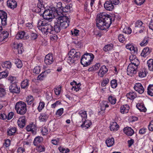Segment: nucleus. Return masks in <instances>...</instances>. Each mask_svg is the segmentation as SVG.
<instances>
[{"mask_svg": "<svg viewBox=\"0 0 153 153\" xmlns=\"http://www.w3.org/2000/svg\"><path fill=\"white\" fill-rule=\"evenodd\" d=\"M28 80L27 79L24 80L21 84V87L22 88H25L28 86Z\"/></svg>", "mask_w": 153, "mask_h": 153, "instance_id": "43", "label": "nucleus"}, {"mask_svg": "<svg viewBox=\"0 0 153 153\" xmlns=\"http://www.w3.org/2000/svg\"><path fill=\"white\" fill-rule=\"evenodd\" d=\"M41 132L43 135H46L48 133V131L47 127L45 126L42 127V129Z\"/></svg>", "mask_w": 153, "mask_h": 153, "instance_id": "55", "label": "nucleus"}, {"mask_svg": "<svg viewBox=\"0 0 153 153\" xmlns=\"http://www.w3.org/2000/svg\"><path fill=\"white\" fill-rule=\"evenodd\" d=\"M111 87L113 88H116L117 85V81L115 79L112 80L111 81Z\"/></svg>", "mask_w": 153, "mask_h": 153, "instance_id": "48", "label": "nucleus"}, {"mask_svg": "<svg viewBox=\"0 0 153 153\" xmlns=\"http://www.w3.org/2000/svg\"><path fill=\"white\" fill-rule=\"evenodd\" d=\"M136 107L140 111L145 112L146 111V108L143 103H137Z\"/></svg>", "mask_w": 153, "mask_h": 153, "instance_id": "27", "label": "nucleus"}, {"mask_svg": "<svg viewBox=\"0 0 153 153\" xmlns=\"http://www.w3.org/2000/svg\"><path fill=\"white\" fill-rule=\"evenodd\" d=\"M61 104V101L59 100H58L55 102L54 103L51 104V107L52 108H55V107Z\"/></svg>", "mask_w": 153, "mask_h": 153, "instance_id": "59", "label": "nucleus"}, {"mask_svg": "<svg viewBox=\"0 0 153 153\" xmlns=\"http://www.w3.org/2000/svg\"><path fill=\"white\" fill-rule=\"evenodd\" d=\"M42 140V138L41 137H36L34 139L33 144L35 146H37L39 143H41Z\"/></svg>", "mask_w": 153, "mask_h": 153, "instance_id": "36", "label": "nucleus"}, {"mask_svg": "<svg viewBox=\"0 0 153 153\" xmlns=\"http://www.w3.org/2000/svg\"><path fill=\"white\" fill-rule=\"evenodd\" d=\"M108 71V70L106 67L105 65H103L101 67L99 71L98 74L100 76L102 77L107 73Z\"/></svg>", "mask_w": 153, "mask_h": 153, "instance_id": "20", "label": "nucleus"}, {"mask_svg": "<svg viewBox=\"0 0 153 153\" xmlns=\"http://www.w3.org/2000/svg\"><path fill=\"white\" fill-rule=\"evenodd\" d=\"M115 20L114 17L111 16L105 13H101L97 15L96 25L98 28L102 30L108 28L112 22Z\"/></svg>", "mask_w": 153, "mask_h": 153, "instance_id": "2", "label": "nucleus"}, {"mask_svg": "<svg viewBox=\"0 0 153 153\" xmlns=\"http://www.w3.org/2000/svg\"><path fill=\"white\" fill-rule=\"evenodd\" d=\"M46 76V72L44 71L42 72L37 77V79L40 80H42Z\"/></svg>", "mask_w": 153, "mask_h": 153, "instance_id": "47", "label": "nucleus"}, {"mask_svg": "<svg viewBox=\"0 0 153 153\" xmlns=\"http://www.w3.org/2000/svg\"><path fill=\"white\" fill-rule=\"evenodd\" d=\"M129 107L128 105H122L120 108V112L122 114L126 113L128 111Z\"/></svg>", "mask_w": 153, "mask_h": 153, "instance_id": "23", "label": "nucleus"}, {"mask_svg": "<svg viewBox=\"0 0 153 153\" xmlns=\"http://www.w3.org/2000/svg\"><path fill=\"white\" fill-rule=\"evenodd\" d=\"M18 124L21 128H23L26 124V118L25 116H22L20 117L17 121Z\"/></svg>", "mask_w": 153, "mask_h": 153, "instance_id": "14", "label": "nucleus"}, {"mask_svg": "<svg viewBox=\"0 0 153 153\" xmlns=\"http://www.w3.org/2000/svg\"><path fill=\"white\" fill-rule=\"evenodd\" d=\"M7 6L12 9H14L16 7L17 3L15 0H8L7 1Z\"/></svg>", "mask_w": 153, "mask_h": 153, "instance_id": "17", "label": "nucleus"}, {"mask_svg": "<svg viewBox=\"0 0 153 153\" xmlns=\"http://www.w3.org/2000/svg\"><path fill=\"white\" fill-rule=\"evenodd\" d=\"M119 125L116 122H113L111 124L110 129L111 131H117Z\"/></svg>", "mask_w": 153, "mask_h": 153, "instance_id": "31", "label": "nucleus"}, {"mask_svg": "<svg viewBox=\"0 0 153 153\" xmlns=\"http://www.w3.org/2000/svg\"><path fill=\"white\" fill-rule=\"evenodd\" d=\"M7 13L3 10H0V19L2 25L5 26L7 25Z\"/></svg>", "mask_w": 153, "mask_h": 153, "instance_id": "9", "label": "nucleus"}, {"mask_svg": "<svg viewBox=\"0 0 153 153\" xmlns=\"http://www.w3.org/2000/svg\"><path fill=\"white\" fill-rule=\"evenodd\" d=\"M138 67L131 64H129L127 68V74L131 76L136 73Z\"/></svg>", "mask_w": 153, "mask_h": 153, "instance_id": "8", "label": "nucleus"}, {"mask_svg": "<svg viewBox=\"0 0 153 153\" xmlns=\"http://www.w3.org/2000/svg\"><path fill=\"white\" fill-rule=\"evenodd\" d=\"M151 52L149 47H146L144 48L141 53V55L144 57H145L148 56Z\"/></svg>", "mask_w": 153, "mask_h": 153, "instance_id": "22", "label": "nucleus"}, {"mask_svg": "<svg viewBox=\"0 0 153 153\" xmlns=\"http://www.w3.org/2000/svg\"><path fill=\"white\" fill-rule=\"evenodd\" d=\"M9 33L7 31H4L0 34V42L4 41L7 38Z\"/></svg>", "mask_w": 153, "mask_h": 153, "instance_id": "21", "label": "nucleus"}, {"mask_svg": "<svg viewBox=\"0 0 153 153\" xmlns=\"http://www.w3.org/2000/svg\"><path fill=\"white\" fill-rule=\"evenodd\" d=\"M94 58V55L91 53L84 54L81 59V64L83 67H87L90 65Z\"/></svg>", "mask_w": 153, "mask_h": 153, "instance_id": "3", "label": "nucleus"}, {"mask_svg": "<svg viewBox=\"0 0 153 153\" xmlns=\"http://www.w3.org/2000/svg\"><path fill=\"white\" fill-rule=\"evenodd\" d=\"M123 32L126 34H130L132 32V30L130 27H126L124 29Z\"/></svg>", "mask_w": 153, "mask_h": 153, "instance_id": "58", "label": "nucleus"}, {"mask_svg": "<svg viewBox=\"0 0 153 153\" xmlns=\"http://www.w3.org/2000/svg\"><path fill=\"white\" fill-rule=\"evenodd\" d=\"M145 26V24L141 21H137L135 23V26L139 28H141Z\"/></svg>", "mask_w": 153, "mask_h": 153, "instance_id": "44", "label": "nucleus"}, {"mask_svg": "<svg viewBox=\"0 0 153 153\" xmlns=\"http://www.w3.org/2000/svg\"><path fill=\"white\" fill-rule=\"evenodd\" d=\"M16 78L12 76H9L7 78L8 80L10 82V83L12 84L13 82L16 80Z\"/></svg>", "mask_w": 153, "mask_h": 153, "instance_id": "60", "label": "nucleus"}, {"mask_svg": "<svg viewBox=\"0 0 153 153\" xmlns=\"http://www.w3.org/2000/svg\"><path fill=\"white\" fill-rule=\"evenodd\" d=\"M0 73L2 78H6L8 76V73L7 71H5Z\"/></svg>", "mask_w": 153, "mask_h": 153, "instance_id": "62", "label": "nucleus"}, {"mask_svg": "<svg viewBox=\"0 0 153 153\" xmlns=\"http://www.w3.org/2000/svg\"><path fill=\"white\" fill-rule=\"evenodd\" d=\"M56 10L54 9L45 10L43 13L42 16L44 19L49 21L54 18L57 14Z\"/></svg>", "mask_w": 153, "mask_h": 153, "instance_id": "4", "label": "nucleus"}, {"mask_svg": "<svg viewBox=\"0 0 153 153\" xmlns=\"http://www.w3.org/2000/svg\"><path fill=\"white\" fill-rule=\"evenodd\" d=\"M6 94L5 89L1 87H0V97H4Z\"/></svg>", "mask_w": 153, "mask_h": 153, "instance_id": "52", "label": "nucleus"}, {"mask_svg": "<svg viewBox=\"0 0 153 153\" xmlns=\"http://www.w3.org/2000/svg\"><path fill=\"white\" fill-rule=\"evenodd\" d=\"M147 65L149 70L153 71V59H149L147 61Z\"/></svg>", "mask_w": 153, "mask_h": 153, "instance_id": "34", "label": "nucleus"}, {"mask_svg": "<svg viewBox=\"0 0 153 153\" xmlns=\"http://www.w3.org/2000/svg\"><path fill=\"white\" fill-rule=\"evenodd\" d=\"M70 5L71 6V4L67 5L65 6V7H63L62 10V12L64 13H67L70 11Z\"/></svg>", "mask_w": 153, "mask_h": 153, "instance_id": "46", "label": "nucleus"}, {"mask_svg": "<svg viewBox=\"0 0 153 153\" xmlns=\"http://www.w3.org/2000/svg\"><path fill=\"white\" fill-rule=\"evenodd\" d=\"M134 89L140 94H142L144 91V88L140 83H136L134 87Z\"/></svg>", "mask_w": 153, "mask_h": 153, "instance_id": "11", "label": "nucleus"}, {"mask_svg": "<svg viewBox=\"0 0 153 153\" xmlns=\"http://www.w3.org/2000/svg\"><path fill=\"white\" fill-rule=\"evenodd\" d=\"M25 33L24 31H21L19 32L18 33L16 36V38L18 39H27L29 38L28 36H25Z\"/></svg>", "mask_w": 153, "mask_h": 153, "instance_id": "19", "label": "nucleus"}, {"mask_svg": "<svg viewBox=\"0 0 153 153\" xmlns=\"http://www.w3.org/2000/svg\"><path fill=\"white\" fill-rule=\"evenodd\" d=\"M109 80L108 78H106L103 80L101 82V85L102 86H105L109 82Z\"/></svg>", "mask_w": 153, "mask_h": 153, "instance_id": "61", "label": "nucleus"}, {"mask_svg": "<svg viewBox=\"0 0 153 153\" xmlns=\"http://www.w3.org/2000/svg\"><path fill=\"white\" fill-rule=\"evenodd\" d=\"M41 69V68L39 66H36L33 69V72L36 74H38L40 72Z\"/></svg>", "mask_w": 153, "mask_h": 153, "instance_id": "54", "label": "nucleus"}, {"mask_svg": "<svg viewBox=\"0 0 153 153\" xmlns=\"http://www.w3.org/2000/svg\"><path fill=\"white\" fill-rule=\"evenodd\" d=\"M37 7L38 11H37V12H39L43 10L44 9V5L43 4L42 2L40 0H38Z\"/></svg>", "mask_w": 153, "mask_h": 153, "instance_id": "33", "label": "nucleus"}, {"mask_svg": "<svg viewBox=\"0 0 153 153\" xmlns=\"http://www.w3.org/2000/svg\"><path fill=\"white\" fill-rule=\"evenodd\" d=\"M2 67L3 68H10L11 67L12 64L10 61H6L2 62L1 64Z\"/></svg>", "mask_w": 153, "mask_h": 153, "instance_id": "32", "label": "nucleus"}, {"mask_svg": "<svg viewBox=\"0 0 153 153\" xmlns=\"http://www.w3.org/2000/svg\"><path fill=\"white\" fill-rule=\"evenodd\" d=\"M84 121L82 124L81 125V126L82 128L85 127L86 128H88L91 125V122L90 120H85Z\"/></svg>", "mask_w": 153, "mask_h": 153, "instance_id": "30", "label": "nucleus"}, {"mask_svg": "<svg viewBox=\"0 0 153 153\" xmlns=\"http://www.w3.org/2000/svg\"><path fill=\"white\" fill-rule=\"evenodd\" d=\"M45 148L43 146L40 145L38 146L37 149V150L38 152H41L44 151Z\"/></svg>", "mask_w": 153, "mask_h": 153, "instance_id": "63", "label": "nucleus"}, {"mask_svg": "<svg viewBox=\"0 0 153 153\" xmlns=\"http://www.w3.org/2000/svg\"><path fill=\"white\" fill-rule=\"evenodd\" d=\"M139 63L140 62L139 60L137 59L136 58L132 61L130 64H131L133 65H134L136 67H138Z\"/></svg>", "mask_w": 153, "mask_h": 153, "instance_id": "53", "label": "nucleus"}, {"mask_svg": "<svg viewBox=\"0 0 153 153\" xmlns=\"http://www.w3.org/2000/svg\"><path fill=\"white\" fill-rule=\"evenodd\" d=\"M54 61L53 54L48 53L45 56L44 62L46 65H50L53 63Z\"/></svg>", "mask_w": 153, "mask_h": 153, "instance_id": "10", "label": "nucleus"}, {"mask_svg": "<svg viewBox=\"0 0 153 153\" xmlns=\"http://www.w3.org/2000/svg\"><path fill=\"white\" fill-rule=\"evenodd\" d=\"M16 131V128L15 126L10 127L7 129V134L9 136L13 135Z\"/></svg>", "mask_w": 153, "mask_h": 153, "instance_id": "28", "label": "nucleus"}, {"mask_svg": "<svg viewBox=\"0 0 153 153\" xmlns=\"http://www.w3.org/2000/svg\"><path fill=\"white\" fill-rule=\"evenodd\" d=\"M60 23L57 18L53 30V27L45 20H39L38 22L37 27L44 34H47L48 33L53 34L54 32L57 33L60 31L62 27Z\"/></svg>", "mask_w": 153, "mask_h": 153, "instance_id": "1", "label": "nucleus"}, {"mask_svg": "<svg viewBox=\"0 0 153 153\" xmlns=\"http://www.w3.org/2000/svg\"><path fill=\"white\" fill-rule=\"evenodd\" d=\"M12 47L14 49L17 50L19 53H22V50L23 49L22 44V43H17L14 42L13 44Z\"/></svg>", "mask_w": 153, "mask_h": 153, "instance_id": "13", "label": "nucleus"}, {"mask_svg": "<svg viewBox=\"0 0 153 153\" xmlns=\"http://www.w3.org/2000/svg\"><path fill=\"white\" fill-rule=\"evenodd\" d=\"M79 114L80 116L82 118L85 119L87 118V114L86 111L83 110H80L79 112Z\"/></svg>", "mask_w": 153, "mask_h": 153, "instance_id": "37", "label": "nucleus"}, {"mask_svg": "<svg viewBox=\"0 0 153 153\" xmlns=\"http://www.w3.org/2000/svg\"><path fill=\"white\" fill-rule=\"evenodd\" d=\"M9 89L11 92L13 93H19L20 91L19 87H18L16 82H13L11 84L9 87Z\"/></svg>", "mask_w": 153, "mask_h": 153, "instance_id": "7", "label": "nucleus"}, {"mask_svg": "<svg viewBox=\"0 0 153 153\" xmlns=\"http://www.w3.org/2000/svg\"><path fill=\"white\" fill-rule=\"evenodd\" d=\"M146 70L144 68L141 69L138 73L139 77L141 78L144 77L146 76Z\"/></svg>", "mask_w": 153, "mask_h": 153, "instance_id": "41", "label": "nucleus"}, {"mask_svg": "<svg viewBox=\"0 0 153 153\" xmlns=\"http://www.w3.org/2000/svg\"><path fill=\"white\" fill-rule=\"evenodd\" d=\"M15 108L17 113L21 115L25 114L27 111L26 104L22 101L17 102L15 106Z\"/></svg>", "mask_w": 153, "mask_h": 153, "instance_id": "5", "label": "nucleus"}, {"mask_svg": "<svg viewBox=\"0 0 153 153\" xmlns=\"http://www.w3.org/2000/svg\"><path fill=\"white\" fill-rule=\"evenodd\" d=\"M58 149L59 151L62 153H67L69 152L70 151V150L68 149H65L62 147H59Z\"/></svg>", "mask_w": 153, "mask_h": 153, "instance_id": "50", "label": "nucleus"}, {"mask_svg": "<svg viewBox=\"0 0 153 153\" xmlns=\"http://www.w3.org/2000/svg\"><path fill=\"white\" fill-rule=\"evenodd\" d=\"M149 38L148 37H145L141 42L140 43V45L141 46H146L148 43L149 41Z\"/></svg>", "mask_w": 153, "mask_h": 153, "instance_id": "40", "label": "nucleus"}, {"mask_svg": "<svg viewBox=\"0 0 153 153\" xmlns=\"http://www.w3.org/2000/svg\"><path fill=\"white\" fill-rule=\"evenodd\" d=\"M34 100V99L32 96H28L26 99V102L28 105H30L32 104Z\"/></svg>", "mask_w": 153, "mask_h": 153, "instance_id": "45", "label": "nucleus"}, {"mask_svg": "<svg viewBox=\"0 0 153 153\" xmlns=\"http://www.w3.org/2000/svg\"><path fill=\"white\" fill-rule=\"evenodd\" d=\"M104 7L107 10L112 11L114 9V6L110 1H107L104 4Z\"/></svg>", "mask_w": 153, "mask_h": 153, "instance_id": "15", "label": "nucleus"}, {"mask_svg": "<svg viewBox=\"0 0 153 153\" xmlns=\"http://www.w3.org/2000/svg\"><path fill=\"white\" fill-rule=\"evenodd\" d=\"M114 143V140L113 137H109L105 141V143L107 146L110 147L112 146Z\"/></svg>", "mask_w": 153, "mask_h": 153, "instance_id": "26", "label": "nucleus"}, {"mask_svg": "<svg viewBox=\"0 0 153 153\" xmlns=\"http://www.w3.org/2000/svg\"><path fill=\"white\" fill-rule=\"evenodd\" d=\"M118 39L120 42L123 43L126 40L125 36L123 34H120L118 36Z\"/></svg>", "mask_w": 153, "mask_h": 153, "instance_id": "49", "label": "nucleus"}, {"mask_svg": "<svg viewBox=\"0 0 153 153\" xmlns=\"http://www.w3.org/2000/svg\"><path fill=\"white\" fill-rule=\"evenodd\" d=\"M58 19L62 28L65 29L68 26L69 21V18L67 16H59L58 17Z\"/></svg>", "mask_w": 153, "mask_h": 153, "instance_id": "6", "label": "nucleus"}, {"mask_svg": "<svg viewBox=\"0 0 153 153\" xmlns=\"http://www.w3.org/2000/svg\"><path fill=\"white\" fill-rule=\"evenodd\" d=\"M26 130L28 131H31L33 134H35L36 131V126L33 123H32L27 126L26 128Z\"/></svg>", "mask_w": 153, "mask_h": 153, "instance_id": "12", "label": "nucleus"}, {"mask_svg": "<svg viewBox=\"0 0 153 153\" xmlns=\"http://www.w3.org/2000/svg\"><path fill=\"white\" fill-rule=\"evenodd\" d=\"M148 94L151 96H153V85H150L147 88Z\"/></svg>", "mask_w": 153, "mask_h": 153, "instance_id": "39", "label": "nucleus"}, {"mask_svg": "<svg viewBox=\"0 0 153 153\" xmlns=\"http://www.w3.org/2000/svg\"><path fill=\"white\" fill-rule=\"evenodd\" d=\"M81 85H80L79 83L76 84V85H74L72 86L71 89L72 90H74L76 92H77L79 91L80 89Z\"/></svg>", "mask_w": 153, "mask_h": 153, "instance_id": "56", "label": "nucleus"}, {"mask_svg": "<svg viewBox=\"0 0 153 153\" xmlns=\"http://www.w3.org/2000/svg\"><path fill=\"white\" fill-rule=\"evenodd\" d=\"M114 47L113 44L110 43L105 45L103 48V50L105 52L111 51Z\"/></svg>", "mask_w": 153, "mask_h": 153, "instance_id": "29", "label": "nucleus"}, {"mask_svg": "<svg viewBox=\"0 0 153 153\" xmlns=\"http://www.w3.org/2000/svg\"><path fill=\"white\" fill-rule=\"evenodd\" d=\"M48 118V115L46 113H42L40 114L39 117V119L40 122H45Z\"/></svg>", "mask_w": 153, "mask_h": 153, "instance_id": "18", "label": "nucleus"}, {"mask_svg": "<svg viewBox=\"0 0 153 153\" xmlns=\"http://www.w3.org/2000/svg\"><path fill=\"white\" fill-rule=\"evenodd\" d=\"M108 99L109 102L111 104H114L116 103L117 100L116 98L114 96L112 95L109 96Z\"/></svg>", "mask_w": 153, "mask_h": 153, "instance_id": "38", "label": "nucleus"}, {"mask_svg": "<svg viewBox=\"0 0 153 153\" xmlns=\"http://www.w3.org/2000/svg\"><path fill=\"white\" fill-rule=\"evenodd\" d=\"M67 62L69 64H71L75 62V60L74 59L73 57L69 56L67 59Z\"/></svg>", "mask_w": 153, "mask_h": 153, "instance_id": "57", "label": "nucleus"}, {"mask_svg": "<svg viewBox=\"0 0 153 153\" xmlns=\"http://www.w3.org/2000/svg\"><path fill=\"white\" fill-rule=\"evenodd\" d=\"M126 48L128 49H129L130 51H133L135 53L137 52V50L136 48H135L134 47L131 45L127 44L126 46Z\"/></svg>", "mask_w": 153, "mask_h": 153, "instance_id": "42", "label": "nucleus"}, {"mask_svg": "<svg viewBox=\"0 0 153 153\" xmlns=\"http://www.w3.org/2000/svg\"><path fill=\"white\" fill-rule=\"evenodd\" d=\"M63 112V109L62 108L59 109L57 111L56 115L59 116H61Z\"/></svg>", "mask_w": 153, "mask_h": 153, "instance_id": "64", "label": "nucleus"}, {"mask_svg": "<svg viewBox=\"0 0 153 153\" xmlns=\"http://www.w3.org/2000/svg\"><path fill=\"white\" fill-rule=\"evenodd\" d=\"M45 105V103L44 102L41 101L40 102L39 105L37 108V109L39 112L41 111L44 108Z\"/></svg>", "mask_w": 153, "mask_h": 153, "instance_id": "51", "label": "nucleus"}, {"mask_svg": "<svg viewBox=\"0 0 153 153\" xmlns=\"http://www.w3.org/2000/svg\"><path fill=\"white\" fill-rule=\"evenodd\" d=\"M13 61L18 68H21L22 67V64L21 60L17 59H14Z\"/></svg>", "mask_w": 153, "mask_h": 153, "instance_id": "35", "label": "nucleus"}, {"mask_svg": "<svg viewBox=\"0 0 153 153\" xmlns=\"http://www.w3.org/2000/svg\"><path fill=\"white\" fill-rule=\"evenodd\" d=\"M123 131L124 133L128 136H131L134 133V130L130 127H127L124 128Z\"/></svg>", "mask_w": 153, "mask_h": 153, "instance_id": "16", "label": "nucleus"}, {"mask_svg": "<svg viewBox=\"0 0 153 153\" xmlns=\"http://www.w3.org/2000/svg\"><path fill=\"white\" fill-rule=\"evenodd\" d=\"M109 103L106 101H103L100 104V109L102 111H105L106 108L109 107Z\"/></svg>", "mask_w": 153, "mask_h": 153, "instance_id": "24", "label": "nucleus"}, {"mask_svg": "<svg viewBox=\"0 0 153 153\" xmlns=\"http://www.w3.org/2000/svg\"><path fill=\"white\" fill-rule=\"evenodd\" d=\"M127 98L130 100H133L137 97L136 93L133 91H131L127 93L126 95Z\"/></svg>", "mask_w": 153, "mask_h": 153, "instance_id": "25", "label": "nucleus"}]
</instances>
